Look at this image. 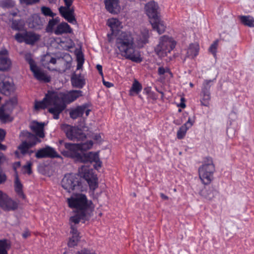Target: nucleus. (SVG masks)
Returning a JSON list of instances; mask_svg holds the SVG:
<instances>
[{
	"label": "nucleus",
	"instance_id": "obj_1",
	"mask_svg": "<svg viewBox=\"0 0 254 254\" xmlns=\"http://www.w3.org/2000/svg\"><path fill=\"white\" fill-rule=\"evenodd\" d=\"M115 46L118 54L126 59L140 63L142 61L140 53L136 50L134 38L129 32L122 31L116 38Z\"/></svg>",
	"mask_w": 254,
	"mask_h": 254
},
{
	"label": "nucleus",
	"instance_id": "obj_2",
	"mask_svg": "<svg viewBox=\"0 0 254 254\" xmlns=\"http://www.w3.org/2000/svg\"><path fill=\"white\" fill-rule=\"evenodd\" d=\"M68 206L75 209V211L88 213L92 214L95 205L91 200H89L87 196L82 193H73L67 199Z\"/></svg>",
	"mask_w": 254,
	"mask_h": 254
},
{
	"label": "nucleus",
	"instance_id": "obj_3",
	"mask_svg": "<svg viewBox=\"0 0 254 254\" xmlns=\"http://www.w3.org/2000/svg\"><path fill=\"white\" fill-rule=\"evenodd\" d=\"M145 8L146 14L150 19L153 29L159 34L163 33L165 31L166 26L158 15V4L155 1H152L146 4Z\"/></svg>",
	"mask_w": 254,
	"mask_h": 254
},
{
	"label": "nucleus",
	"instance_id": "obj_4",
	"mask_svg": "<svg viewBox=\"0 0 254 254\" xmlns=\"http://www.w3.org/2000/svg\"><path fill=\"white\" fill-rule=\"evenodd\" d=\"M215 172V167L212 158L210 156L204 157L202 164L198 168L199 177L204 185L210 184L213 179Z\"/></svg>",
	"mask_w": 254,
	"mask_h": 254
},
{
	"label": "nucleus",
	"instance_id": "obj_5",
	"mask_svg": "<svg viewBox=\"0 0 254 254\" xmlns=\"http://www.w3.org/2000/svg\"><path fill=\"white\" fill-rule=\"evenodd\" d=\"M58 146L59 151L64 157L73 159L77 162L81 153L78 144L66 142L61 139L59 140Z\"/></svg>",
	"mask_w": 254,
	"mask_h": 254
},
{
	"label": "nucleus",
	"instance_id": "obj_6",
	"mask_svg": "<svg viewBox=\"0 0 254 254\" xmlns=\"http://www.w3.org/2000/svg\"><path fill=\"white\" fill-rule=\"evenodd\" d=\"M176 42L172 37L164 35L159 38V43L155 47L154 51L160 58L167 56L175 48Z\"/></svg>",
	"mask_w": 254,
	"mask_h": 254
},
{
	"label": "nucleus",
	"instance_id": "obj_7",
	"mask_svg": "<svg viewBox=\"0 0 254 254\" xmlns=\"http://www.w3.org/2000/svg\"><path fill=\"white\" fill-rule=\"evenodd\" d=\"M62 187L68 192L79 190L82 188L81 179L78 175L65 174L61 182Z\"/></svg>",
	"mask_w": 254,
	"mask_h": 254
},
{
	"label": "nucleus",
	"instance_id": "obj_8",
	"mask_svg": "<svg viewBox=\"0 0 254 254\" xmlns=\"http://www.w3.org/2000/svg\"><path fill=\"white\" fill-rule=\"evenodd\" d=\"M61 129L69 140L80 141L83 140L86 138L85 133L78 127H73L67 124H63L61 126Z\"/></svg>",
	"mask_w": 254,
	"mask_h": 254
},
{
	"label": "nucleus",
	"instance_id": "obj_9",
	"mask_svg": "<svg viewBox=\"0 0 254 254\" xmlns=\"http://www.w3.org/2000/svg\"><path fill=\"white\" fill-rule=\"evenodd\" d=\"M77 162L84 164H91L94 162L95 164L93 167L96 170H98L99 168H101L102 164V162L99 158V153L98 151H90L86 153L81 152Z\"/></svg>",
	"mask_w": 254,
	"mask_h": 254
},
{
	"label": "nucleus",
	"instance_id": "obj_10",
	"mask_svg": "<svg viewBox=\"0 0 254 254\" xmlns=\"http://www.w3.org/2000/svg\"><path fill=\"white\" fill-rule=\"evenodd\" d=\"M80 170V173L88 183L90 189L95 190L98 187V179L93 169H90L88 166H82Z\"/></svg>",
	"mask_w": 254,
	"mask_h": 254
},
{
	"label": "nucleus",
	"instance_id": "obj_11",
	"mask_svg": "<svg viewBox=\"0 0 254 254\" xmlns=\"http://www.w3.org/2000/svg\"><path fill=\"white\" fill-rule=\"evenodd\" d=\"M40 37L38 34L24 30L22 33H17L14 36V38L19 43L24 42L26 44L33 45L40 40Z\"/></svg>",
	"mask_w": 254,
	"mask_h": 254
},
{
	"label": "nucleus",
	"instance_id": "obj_12",
	"mask_svg": "<svg viewBox=\"0 0 254 254\" xmlns=\"http://www.w3.org/2000/svg\"><path fill=\"white\" fill-rule=\"evenodd\" d=\"M18 204V202L0 190V207L3 211H15L17 209Z\"/></svg>",
	"mask_w": 254,
	"mask_h": 254
},
{
	"label": "nucleus",
	"instance_id": "obj_13",
	"mask_svg": "<svg viewBox=\"0 0 254 254\" xmlns=\"http://www.w3.org/2000/svg\"><path fill=\"white\" fill-rule=\"evenodd\" d=\"M9 77L0 74V92L5 96H9L15 91V85Z\"/></svg>",
	"mask_w": 254,
	"mask_h": 254
},
{
	"label": "nucleus",
	"instance_id": "obj_14",
	"mask_svg": "<svg viewBox=\"0 0 254 254\" xmlns=\"http://www.w3.org/2000/svg\"><path fill=\"white\" fill-rule=\"evenodd\" d=\"M60 95L61 101L66 105L71 103L83 95V91L80 90H71L64 92H60Z\"/></svg>",
	"mask_w": 254,
	"mask_h": 254
},
{
	"label": "nucleus",
	"instance_id": "obj_15",
	"mask_svg": "<svg viewBox=\"0 0 254 254\" xmlns=\"http://www.w3.org/2000/svg\"><path fill=\"white\" fill-rule=\"evenodd\" d=\"M9 52L5 48L0 50V71L9 70L11 66V61L9 58Z\"/></svg>",
	"mask_w": 254,
	"mask_h": 254
},
{
	"label": "nucleus",
	"instance_id": "obj_16",
	"mask_svg": "<svg viewBox=\"0 0 254 254\" xmlns=\"http://www.w3.org/2000/svg\"><path fill=\"white\" fill-rule=\"evenodd\" d=\"M107 24L110 27L111 32L107 34L109 42H111L113 36L119 35L120 29L122 27L121 22L117 18H111L108 19Z\"/></svg>",
	"mask_w": 254,
	"mask_h": 254
},
{
	"label": "nucleus",
	"instance_id": "obj_17",
	"mask_svg": "<svg viewBox=\"0 0 254 254\" xmlns=\"http://www.w3.org/2000/svg\"><path fill=\"white\" fill-rule=\"evenodd\" d=\"M35 157L38 159L49 157L51 158H61V156L57 153L55 150L50 146L38 150L35 154Z\"/></svg>",
	"mask_w": 254,
	"mask_h": 254
},
{
	"label": "nucleus",
	"instance_id": "obj_18",
	"mask_svg": "<svg viewBox=\"0 0 254 254\" xmlns=\"http://www.w3.org/2000/svg\"><path fill=\"white\" fill-rule=\"evenodd\" d=\"M199 194L207 200H212L219 194V191L212 185L205 186L199 192Z\"/></svg>",
	"mask_w": 254,
	"mask_h": 254
},
{
	"label": "nucleus",
	"instance_id": "obj_19",
	"mask_svg": "<svg viewBox=\"0 0 254 254\" xmlns=\"http://www.w3.org/2000/svg\"><path fill=\"white\" fill-rule=\"evenodd\" d=\"M26 22L30 28L35 30H41L43 28V22L37 13H34L29 17Z\"/></svg>",
	"mask_w": 254,
	"mask_h": 254
},
{
	"label": "nucleus",
	"instance_id": "obj_20",
	"mask_svg": "<svg viewBox=\"0 0 254 254\" xmlns=\"http://www.w3.org/2000/svg\"><path fill=\"white\" fill-rule=\"evenodd\" d=\"M71 84L72 87L82 89L86 84V79L84 75L81 73L77 74L74 71L70 77Z\"/></svg>",
	"mask_w": 254,
	"mask_h": 254
},
{
	"label": "nucleus",
	"instance_id": "obj_21",
	"mask_svg": "<svg viewBox=\"0 0 254 254\" xmlns=\"http://www.w3.org/2000/svg\"><path fill=\"white\" fill-rule=\"evenodd\" d=\"M105 8L109 13L117 14L120 11L121 7L119 0H104Z\"/></svg>",
	"mask_w": 254,
	"mask_h": 254
},
{
	"label": "nucleus",
	"instance_id": "obj_22",
	"mask_svg": "<svg viewBox=\"0 0 254 254\" xmlns=\"http://www.w3.org/2000/svg\"><path fill=\"white\" fill-rule=\"evenodd\" d=\"M53 107L49 108L48 112L53 115V118L58 120L60 118V114L65 109L66 105L62 101L53 104Z\"/></svg>",
	"mask_w": 254,
	"mask_h": 254
},
{
	"label": "nucleus",
	"instance_id": "obj_23",
	"mask_svg": "<svg viewBox=\"0 0 254 254\" xmlns=\"http://www.w3.org/2000/svg\"><path fill=\"white\" fill-rule=\"evenodd\" d=\"M76 214L71 216L69 218V221L73 222L75 224H78L81 220H83V223L86 221H88L92 214H89L88 213H85L83 212L75 211Z\"/></svg>",
	"mask_w": 254,
	"mask_h": 254
},
{
	"label": "nucleus",
	"instance_id": "obj_24",
	"mask_svg": "<svg viewBox=\"0 0 254 254\" xmlns=\"http://www.w3.org/2000/svg\"><path fill=\"white\" fill-rule=\"evenodd\" d=\"M20 136L26 138L27 142L32 147L37 143L40 142L41 140L38 138V136L34 134L27 130H23L20 133Z\"/></svg>",
	"mask_w": 254,
	"mask_h": 254
},
{
	"label": "nucleus",
	"instance_id": "obj_25",
	"mask_svg": "<svg viewBox=\"0 0 254 254\" xmlns=\"http://www.w3.org/2000/svg\"><path fill=\"white\" fill-rule=\"evenodd\" d=\"M44 123L34 121L32 124L30 125V127L31 130L34 132L35 134L40 138H43L45 136L44 132Z\"/></svg>",
	"mask_w": 254,
	"mask_h": 254
},
{
	"label": "nucleus",
	"instance_id": "obj_26",
	"mask_svg": "<svg viewBox=\"0 0 254 254\" xmlns=\"http://www.w3.org/2000/svg\"><path fill=\"white\" fill-rule=\"evenodd\" d=\"M88 106V104L85 103L81 106H77L73 109H72L69 112L70 117L73 119H75L78 117H82L85 112V110Z\"/></svg>",
	"mask_w": 254,
	"mask_h": 254
},
{
	"label": "nucleus",
	"instance_id": "obj_27",
	"mask_svg": "<svg viewBox=\"0 0 254 254\" xmlns=\"http://www.w3.org/2000/svg\"><path fill=\"white\" fill-rule=\"evenodd\" d=\"M72 29L70 25L66 22H62L57 25L54 33L56 35H61L64 33H71Z\"/></svg>",
	"mask_w": 254,
	"mask_h": 254
},
{
	"label": "nucleus",
	"instance_id": "obj_28",
	"mask_svg": "<svg viewBox=\"0 0 254 254\" xmlns=\"http://www.w3.org/2000/svg\"><path fill=\"white\" fill-rule=\"evenodd\" d=\"M32 72L33 73L34 77L37 80L45 83H49L51 81V77L41 70L38 66L34 69L33 70H32Z\"/></svg>",
	"mask_w": 254,
	"mask_h": 254
},
{
	"label": "nucleus",
	"instance_id": "obj_29",
	"mask_svg": "<svg viewBox=\"0 0 254 254\" xmlns=\"http://www.w3.org/2000/svg\"><path fill=\"white\" fill-rule=\"evenodd\" d=\"M199 46L197 43H191L188 48L187 57L192 59L196 57L199 53Z\"/></svg>",
	"mask_w": 254,
	"mask_h": 254
},
{
	"label": "nucleus",
	"instance_id": "obj_30",
	"mask_svg": "<svg viewBox=\"0 0 254 254\" xmlns=\"http://www.w3.org/2000/svg\"><path fill=\"white\" fill-rule=\"evenodd\" d=\"M60 98L61 95H60V93L59 94H55L53 93L46 94L44 99L49 105H51L61 101Z\"/></svg>",
	"mask_w": 254,
	"mask_h": 254
},
{
	"label": "nucleus",
	"instance_id": "obj_31",
	"mask_svg": "<svg viewBox=\"0 0 254 254\" xmlns=\"http://www.w3.org/2000/svg\"><path fill=\"white\" fill-rule=\"evenodd\" d=\"M22 189L23 185L21 183L18 176H16L14 182V190L19 197L24 199L25 198L26 196L23 191Z\"/></svg>",
	"mask_w": 254,
	"mask_h": 254
},
{
	"label": "nucleus",
	"instance_id": "obj_32",
	"mask_svg": "<svg viewBox=\"0 0 254 254\" xmlns=\"http://www.w3.org/2000/svg\"><path fill=\"white\" fill-rule=\"evenodd\" d=\"M25 22L24 20L20 19H13L10 27L13 30L21 31L24 30Z\"/></svg>",
	"mask_w": 254,
	"mask_h": 254
},
{
	"label": "nucleus",
	"instance_id": "obj_33",
	"mask_svg": "<svg viewBox=\"0 0 254 254\" xmlns=\"http://www.w3.org/2000/svg\"><path fill=\"white\" fill-rule=\"evenodd\" d=\"M241 22L244 25L254 27V18L250 15H241L239 16Z\"/></svg>",
	"mask_w": 254,
	"mask_h": 254
},
{
	"label": "nucleus",
	"instance_id": "obj_34",
	"mask_svg": "<svg viewBox=\"0 0 254 254\" xmlns=\"http://www.w3.org/2000/svg\"><path fill=\"white\" fill-rule=\"evenodd\" d=\"M142 89V85L137 80H134L131 87L129 89V95L133 96L134 94H138Z\"/></svg>",
	"mask_w": 254,
	"mask_h": 254
},
{
	"label": "nucleus",
	"instance_id": "obj_35",
	"mask_svg": "<svg viewBox=\"0 0 254 254\" xmlns=\"http://www.w3.org/2000/svg\"><path fill=\"white\" fill-rule=\"evenodd\" d=\"M59 12L61 16L70 23L75 24L76 23L75 15H72L67 10H64L63 9L59 11Z\"/></svg>",
	"mask_w": 254,
	"mask_h": 254
},
{
	"label": "nucleus",
	"instance_id": "obj_36",
	"mask_svg": "<svg viewBox=\"0 0 254 254\" xmlns=\"http://www.w3.org/2000/svg\"><path fill=\"white\" fill-rule=\"evenodd\" d=\"M10 248V244L6 239L0 240V254H8L7 250Z\"/></svg>",
	"mask_w": 254,
	"mask_h": 254
},
{
	"label": "nucleus",
	"instance_id": "obj_37",
	"mask_svg": "<svg viewBox=\"0 0 254 254\" xmlns=\"http://www.w3.org/2000/svg\"><path fill=\"white\" fill-rule=\"evenodd\" d=\"M5 160V157L3 153L0 152V185L4 183L6 180V176L4 173L2 172L1 167V164Z\"/></svg>",
	"mask_w": 254,
	"mask_h": 254
},
{
	"label": "nucleus",
	"instance_id": "obj_38",
	"mask_svg": "<svg viewBox=\"0 0 254 254\" xmlns=\"http://www.w3.org/2000/svg\"><path fill=\"white\" fill-rule=\"evenodd\" d=\"M79 145V150L80 152H85L87 150L92 147L93 143L92 140L87 141L84 143H78Z\"/></svg>",
	"mask_w": 254,
	"mask_h": 254
},
{
	"label": "nucleus",
	"instance_id": "obj_39",
	"mask_svg": "<svg viewBox=\"0 0 254 254\" xmlns=\"http://www.w3.org/2000/svg\"><path fill=\"white\" fill-rule=\"evenodd\" d=\"M81 237L79 235H72L69 238L67 246L69 248H74L78 245Z\"/></svg>",
	"mask_w": 254,
	"mask_h": 254
},
{
	"label": "nucleus",
	"instance_id": "obj_40",
	"mask_svg": "<svg viewBox=\"0 0 254 254\" xmlns=\"http://www.w3.org/2000/svg\"><path fill=\"white\" fill-rule=\"evenodd\" d=\"M201 95L202 96V98L200 99L201 104L202 106L207 107L209 105L210 100V93L201 92Z\"/></svg>",
	"mask_w": 254,
	"mask_h": 254
},
{
	"label": "nucleus",
	"instance_id": "obj_41",
	"mask_svg": "<svg viewBox=\"0 0 254 254\" xmlns=\"http://www.w3.org/2000/svg\"><path fill=\"white\" fill-rule=\"evenodd\" d=\"M32 147L27 141H24L18 146V148L22 154L25 155L28 152L29 149Z\"/></svg>",
	"mask_w": 254,
	"mask_h": 254
},
{
	"label": "nucleus",
	"instance_id": "obj_42",
	"mask_svg": "<svg viewBox=\"0 0 254 254\" xmlns=\"http://www.w3.org/2000/svg\"><path fill=\"white\" fill-rule=\"evenodd\" d=\"M149 31L147 30H144L141 33L139 42L142 45H145L149 43Z\"/></svg>",
	"mask_w": 254,
	"mask_h": 254
},
{
	"label": "nucleus",
	"instance_id": "obj_43",
	"mask_svg": "<svg viewBox=\"0 0 254 254\" xmlns=\"http://www.w3.org/2000/svg\"><path fill=\"white\" fill-rule=\"evenodd\" d=\"M0 119L3 123L11 122L13 120V118L10 117L9 113H6L3 109H0Z\"/></svg>",
	"mask_w": 254,
	"mask_h": 254
},
{
	"label": "nucleus",
	"instance_id": "obj_44",
	"mask_svg": "<svg viewBox=\"0 0 254 254\" xmlns=\"http://www.w3.org/2000/svg\"><path fill=\"white\" fill-rule=\"evenodd\" d=\"M215 80V78L211 80H204L202 84L201 88V92H210V89L211 87L210 83Z\"/></svg>",
	"mask_w": 254,
	"mask_h": 254
},
{
	"label": "nucleus",
	"instance_id": "obj_45",
	"mask_svg": "<svg viewBox=\"0 0 254 254\" xmlns=\"http://www.w3.org/2000/svg\"><path fill=\"white\" fill-rule=\"evenodd\" d=\"M189 127H187L185 125L182 126L177 131V136L179 139H182L184 138L186 134L187 130L189 129Z\"/></svg>",
	"mask_w": 254,
	"mask_h": 254
},
{
	"label": "nucleus",
	"instance_id": "obj_46",
	"mask_svg": "<svg viewBox=\"0 0 254 254\" xmlns=\"http://www.w3.org/2000/svg\"><path fill=\"white\" fill-rule=\"evenodd\" d=\"M41 10L42 13L46 16H50L53 18L56 15L49 7L43 6L41 7Z\"/></svg>",
	"mask_w": 254,
	"mask_h": 254
},
{
	"label": "nucleus",
	"instance_id": "obj_47",
	"mask_svg": "<svg viewBox=\"0 0 254 254\" xmlns=\"http://www.w3.org/2000/svg\"><path fill=\"white\" fill-rule=\"evenodd\" d=\"M49 105L43 98L42 101H36L34 108L35 110L45 109Z\"/></svg>",
	"mask_w": 254,
	"mask_h": 254
},
{
	"label": "nucleus",
	"instance_id": "obj_48",
	"mask_svg": "<svg viewBox=\"0 0 254 254\" xmlns=\"http://www.w3.org/2000/svg\"><path fill=\"white\" fill-rule=\"evenodd\" d=\"M26 61L29 64L30 70H33L34 69L37 68V65L36 64L35 61L32 58L30 55H26L25 57Z\"/></svg>",
	"mask_w": 254,
	"mask_h": 254
},
{
	"label": "nucleus",
	"instance_id": "obj_49",
	"mask_svg": "<svg viewBox=\"0 0 254 254\" xmlns=\"http://www.w3.org/2000/svg\"><path fill=\"white\" fill-rule=\"evenodd\" d=\"M5 103H7V106H11V110H13L15 107L17 105L18 100L16 97H13L6 100Z\"/></svg>",
	"mask_w": 254,
	"mask_h": 254
},
{
	"label": "nucleus",
	"instance_id": "obj_50",
	"mask_svg": "<svg viewBox=\"0 0 254 254\" xmlns=\"http://www.w3.org/2000/svg\"><path fill=\"white\" fill-rule=\"evenodd\" d=\"M157 73L159 75H164L165 73H168L170 74L171 76H173L172 72L171 71L170 68L168 67L165 68L162 66L159 67L158 68Z\"/></svg>",
	"mask_w": 254,
	"mask_h": 254
},
{
	"label": "nucleus",
	"instance_id": "obj_51",
	"mask_svg": "<svg viewBox=\"0 0 254 254\" xmlns=\"http://www.w3.org/2000/svg\"><path fill=\"white\" fill-rule=\"evenodd\" d=\"M218 45V40H215L213 43L210 45L209 48V51L212 53V54L215 57L216 56L217 53V49Z\"/></svg>",
	"mask_w": 254,
	"mask_h": 254
},
{
	"label": "nucleus",
	"instance_id": "obj_52",
	"mask_svg": "<svg viewBox=\"0 0 254 254\" xmlns=\"http://www.w3.org/2000/svg\"><path fill=\"white\" fill-rule=\"evenodd\" d=\"M13 6L11 0H2L0 1V7L3 8H11Z\"/></svg>",
	"mask_w": 254,
	"mask_h": 254
},
{
	"label": "nucleus",
	"instance_id": "obj_53",
	"mask_svg": "<svg viewBox=\"0 0 254 254\" xmlns=\"http://www.w3.org/2000/svg\"><path fill=\"white\" fill-rule=\"evenodd\" d=\"M56 25L54 19H50L46 27V31L48 33H53L54 31V27Z\"/></svg>",
	"mask_w": 254,
	"mask_h": 254
},
{
	"label": "nucleus",
	"instance_id": "obj_54",
	"mask_svg": "<svg viewBox=\"0 0 254 254\" xmlns=\"http://www.w3.org/2000/svg\"><path fill=\"white\" fill-rule=\"evenodd\" d=\"M75 52L77 62H84V55L81 50L80 49L79 50L77 49Z\"/></svg>",
	"mask_w": 254,
	"mask_h": 254
},
{
	"label": "nucleus",
	"instance_id": "obj_55",
	"mask_svg": "<svg viewBox=\"0 0 254 254\" xmlns=\"http://www.w3.org/2000/svg\"><path fill=\"white\" fill-rule=\"evenodd\" d=\"M62 9H63L64 10H67L68 12H69L72 15H75L74 7V6H60L59 8V11H61V10H62Z\"/></svg>",
	"mask_w": 254,
	"mask_h": 254
},
{
	"label": "nucleus",
	"instance_id": "obj_56",
	"mask_svg": "<svg viewBox=\"0 0 254 254\" xmlns=\"http://www.w3.org/2000/svg\"><path fill=\"white\" fill-rule=\"evenodd\" d=\"M32 163L30 161L27 162L26 164L23 166V169L25 170L24 173L28 175H31L32 173Z\"/></svg>",
	"mask_w": 254,
	"mask_h": 254
},
{
	"label": "nucleus",
	"instance_id": "obj_57",
	"mask_svg": "<svg viewBox=\"0 0 254 254\" xmlns=\"http://www.w3.org/2000/svg\"><path fill=\"white\" fill-rule=\"evenodd\" d=\"M20 2L27 5H31L38 3L40 0H19Z\"/></svg>",
	"mask_w": 254,
	"mask_h": 254
},
{
	"label": "nucleus",
	"instance_id": "obj_58",
	"mask_svg": "<svg viewBox=\"0 0 254 254\" xmlns=\"http://www.w3.org/2000/svg\"><path fill=\"white\" fill-rule=\"evenodd\" d=\"M70 233L72 235H79L80 234L76 227L73 225H71L70 226Z\"/></svg>",
	"mask_w": 254,
	"mask_h": 254
},
{
	"label": "nucleus",
	"instance_id": "obj_59",
	"mask_svg": "<svg viewBox=\"0 0 254 254\" xmlns=\"http://www.w3.org/2000/svg\"><path fill=\"white\" fill-rule=\"evenodd\" d=\"M76 254H95L94 252H91L90 250L87 249H82L80 251H78Z\"/></svg>",
	"mask_w": 254,
	"mask_h": 254
},
{
	"label": "nucleus",
	"instance_id": "obj_60",
	"mask_svg": "<svg viewBox=\"0 0 254 254\" xmlns=\"http://www.w3.org/2000/svg\"><path fill=\"white\" fill-rule=\"evenodd\" d=\"M194 123V120L192 119L190 117H189L188 121L185 124H184V125L190 128L193 126Z\"/></svg>",
	"mask_w": 254,
	"mask_h": 254
},
{
	"label": "nucleus",
	"instance_id": "obj_61",
	"mask_svg": "<svg viewBox=\"0 0 254 254\" xmlns=\"http://www.w3.org/2000/svg\"><path fill=\"white\" fill-rule=\"evenodd\" d=\"M11 106H7V103H5L0 109L4 110L5 112L11 113L13 111V110H11Z\"/></svg>",
	"mask_w": 254,
	"mask_h": 254
},
{
	"label": "nucleus",
	"instance_id": "obj_62",
	"mask_svg": "<svg viewBox=\"0 0 254 254\" xmlns=\"http://www.w3.org/2000/svg\"><path fill=\"white\" fill-rule=\"evenodd\" d=\"M143 93L148 95L154 94V92L151 91V88L150 87L144 88L143 89Z\"/></svg>",
	"mask_w": 254,
	"mask_h": 254
},
{
	"label": "nucleus",
	"instance_id": "obj_63",
	"mask_svg": "<svg viewBox=\"0 0 254 254\" xmlns=\"http://www.w3.org/2000/svg\"><path fill=\"white\" fill-rule=\"evenodd\" d=\"M47 58H49V63L53 64H56L57 63V59L55 58L52 57L50 54H47Z\"/></svg>",
	"mask_w": 254,
	"mask_h": 254
},
{
	"label": "nucleus",
	"instance_id": "obj_64",
	"mask_svg": "<svg viewBox=\"0 0 254 254\" xmlns=\"http://www.w3.org/2000/svg\"><path fill=\"white\" fill-rule=\"evenodd\" d=\"M185 99L184 98H181V103L178 105V106L184 109L186 107V105L185 103Z\"/></svg>",
	"mask_w": 254,
	"mask_h": 254
}]
</instances>
